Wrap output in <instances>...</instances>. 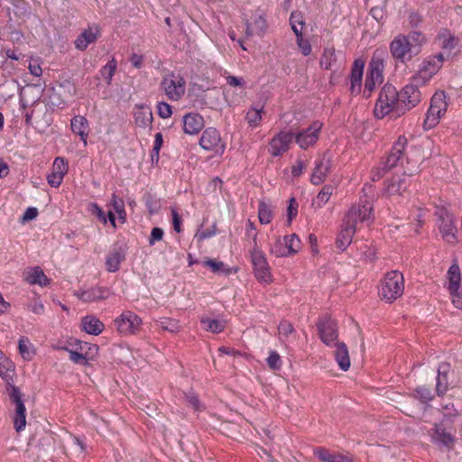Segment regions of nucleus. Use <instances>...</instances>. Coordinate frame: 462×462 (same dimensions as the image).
<instances>
[{"label":"nucleus","instance_id":"obj_62","mask_svg":"<svg viewBox=\"0 0 462 462\" xmlns=\"http://www.w3.org/2000/svg\"><path fill=\"white\" fill-rule=\"evenodd\" d=\"M164 232L160 227H153L149 238V244L153 245L156 242L161 241L163 237Z\"/></svg>","mask_w":462,"mask_h":462},{"label":"nucleus","instance_id":"obj_37","mask_svg":"<svg viewBox=\"0 0 462 462\" xmlns=\"http://www.w3.org/2000/svg\"><path fill=\"white\" fill-rule=\"evenodd\" d=\"M247 85L243 78L233 76V104H241L247 97Z\"/></svg>","mask_w":462,"mask_h":462},{"label":"nucleus","instance_id":"obj_42","mask_svg":"<svg viewBox=\"0 0 462 462\" xmlns=\"http://www.w3.org/2000/svg\"><path fill=\"white\" fill-rule=\"evenodd\" d=\"M18 350L21 356L26 361L32 360L35 356V349L26 337H21L19 338Z\"/></svg>","mask_w":462,"mask_h":462},{"label":"nucleus","instance_id":"obj_16","mask_svg":"<svg viewBox=\"0 0 462 462\" xmlns=\"http://www.w3.org/2000/svg\"><path fill=\"white\" fill-rule=\"evenodd\" d=\"M323 124L319 121L313 122L309 127L293 134V139L300 149L306 150L313 146L319 137Z\"/></svg>","mask_w":462,"mask_h":462},{"label":"nucleus","instance_id":"obj_30","mask_svg":"<svg viewBox=\"0 0 462 462\" xmlns=\"http://www.w3.org/2000/svg\"><path fill=\"white\" fill-rule=\"evenodd\" d=\"M364 68L365 62L362 60H356L353 64L350 75V91L353 95L361 92Z\"/></svg>","mask_w":462,"mask_h":462},{"label":"nucleus","instance_id":"obj_59","mask_svg":"<svg viewBox=\"0 0 462 462\" xmlns=\"http://www.w3.org/2000/svg\"><path fill=\"white\" fill-rule=\"evenodd\" d=\"M298 213V203L294 198H291L289 200V206L287 208L288 224L290 225L291 220L297 216Z\"/></svg>","mask_w":462,"mask_h":462},{"label":"nucleus","instance_id":"obj_36","mask_svg":"<svg viewBox=\"0 0 462 462\" xmlns=\"http://www.w3.org/2000/svg\"><path fill=\"white\" fill-rule=\"evenodd\" d=\"M334 346L336 347L334 356L338 366L341 370L347 371L350 367V357L346 344L337 342Z\"/></svg>","mask_w":462,"mask_h":462},{"label":"nucleus","instance_id":"obj_33","mask_svg":"<svg viewBox=\"0 0 462 462\" xmlns=\"http://www.w3.org/2000/svg\"><path fill=\"white\" fill-rule=\"evenodd\" d=\"M24 274V280L29 284H37L41 287H44L50 283V279L45 275L42 269L38 266L27 269Z\"/></svg>","mask_w":462,"mask_h":462},{"label":"nucleus","instance_id":"obj_53","mask_svg":"<svg viewBox=\"0 0 462 462\" xmlns=\"http://www.w3.org/2000/svg\"><path fill=\"white\" fill-rule=\"evenodd\" d=\"M297 45L304 56H308L311 52V46L308 40L303 39L302 34H296Z\"/></svg>","mask_w":462,"mask_h":462},{"label":"nucleus","instance_id":"obj_44","mask_svg":"<svg viewBox=\"0 0 462 462\" xmlns=\"http://www.w3.org/2000/svg\"><path fill=\"white\" fill-rule=\"evenodd\" d=\"M156 326L162 331H168L171 333H177L180 331L179 321L171 318H161L155 320Z\"/></svg>","mask_w":462,"mask_h":462},{"label":"nucleus","instance_id":"obj_5","mask_svg":"<svg viewBox=\"0 0 462 462\" xmlns=\"http://www.w3.org/2000/svg\"><path fill=\"white\" fill-rule=\"evenodd\" d=\"M161 88L169 99L179 101L185 95L186 80L180 73L171 72L163 76Z\"/></svg>","mask_w":462,"mask_h":462},{"label":"nucleus","instance_id":"obj_64","mask_svg":"<svg viewBox=\"0 0 462 462\" xmlns=\"http://www.w3.org/2000/svg\"><path fill=\"white\" fill-rule=\"evenodd\" d=\"M91 213L96 215L99 220H101L104 224H106L107 218L102 210V208L97 204H91L90 206Z\"/></svg>","mask_w":462,"mask_h":462},{"label":"nucleus","instance_id":"obj_40","mask_svg":"<svg viewBox=\"0 0 462 462\" xmlns=\"http://www.w3.org/2000/svg\"><path fill=\"white\" fill-rule=\"evenodd\" d=\"M125 258V254L123 250H116L111 252L106 260V270L110 273L116 272Z\"/></svg>","mask_w":462,"mask_h":462},{"label":"nucleus","instance_id":"obj_22","mask_svg":"<svg viewBox=\"0 0 462 462\" xmlns=\"http://www.w3.org/2000/svg\"><path fill=\"white\" fill-rule=\"evenodd\" d=\"M354 214L353 211L347 217H344L343 225L337 237V246L341 250H345L351 244L356 232L352 225Z\"/></svg>","mask_w":462,"mask_h":462},{"label":"nucleus","instance_id":"obj_35","mask_svg":"<svg viewBox=\"0 0 462 462\" xmlns=\"http://www.w3.org/2000/svg\"><path fill=\"white\" fill-rule=\"evenodd\" d=\"M203 127V118L198 114H188L183 117V129L186 134H198Z\"/></svg>","mask_w":462,"mask_h":462},{"label":"nucleus","instance_id":"obj_46","mask_svg":"<svg viewBox=\"0 0 462 462\" xmlns=\"http://www.w3.org/2000/svg\"><path fill=\"white\" fill-rule=\"evenodd\" d=\"M258 217L261 224H270L273 219L272 207L265 202H260L258 207Z\"/></svg>","mask_w":462,"mask_h":462},{"label":"nucleus","instance_id":"obj_19","mask_svg":"<svg viewBox=\"0 0 462 462\" xmlns=\"http://www.w3.org/2000/svg\"><path fill=\"white\" fill-rule=\"evenodd\" d=\"M422 83L414 81L412 77L411 82L407 84L401 92L400 97L402 103H404L408 108L416 106L422 99L423 94L420 90L421 87H424Z\"/></svg>","mask_w":462,"mask_h":462},{"label":"nucleus","instance_id":"obj_2","mask_svg":"<svg viewBox=\"0 0 462 462\" xmlns=\"http://www.w3.org/2000/svg\"><path fill=\"white\" fill-rule=\"evenodd\" d=\"M403 274L398 271H392L387 273L379 289L380 298L391 303L400 298L403 294Z\"/></svg>","mask_w":462,"mask_h":462},{"label":"nucleus","instance_id":"obj_38","mask_svg":"<svg viewBox=\"0 0 462 462\" xmlns=\"http://www.w3.org/2000/svg\"><path fill=\"white\" fill-rule=\"evenodd\" d=\"M82 329L88 334L97 336L102 333L104 324L94 316H87L81 321Z\"/></svg>","mask_w":462,"mask_h":462},{"label":"nucleus","instance_id":"obj_60","mask_svg":"<svg viewBox=\"0 0 462 462\" xmlns=\"http://www.w3.org/2000/svg\"><path fill=\"white\" fill-rule=\"evenodd\" d=\"M267 364L270 368L273 370H278L282 366L281 356L276 352H271L270 356L267 358Z\"/></svg>","mask_w":462,"mask_h":462},{"label":"nucleus","instance_id":"obj_41","mask_svg":"<svg viewBox=\"0 0 462 462\" xmlns=\"http://www.w3.org/2000/svg\"><path fill=\"white\" fill-rule=\"evenodd\" d=\"M263 106H252L246 113L245 119L250 127H258L262 122Z\"/></svg>","mask_w":462,"mask_h":462},{"label":"nucleus","instance_id":"obj_1","mask_svg":"<svg viewBox=\"0 0 462 462\" xmlns=\"http://www.w3.org/2000/svg\"><path fill=\"white\" fill-rule=\"evenodd\" d=\"M426 43L427 38L420 32L411 31L407 34L399 33L390 43V53L395 60L406 63L419 55Z\"/></svg>","mask_w":462,"mask_h":462},{"label":"nucleus","instance_id":"obj_61","mask_svg":"<svg viewBox=\"0 0 462 462\" xmlns=\"http://www.w3.org/2000/svg\"><path fill=\"white\" fill-rule=\"evenodd\" d=\"M203 265L209 267L216 273L224 272V263L222 262L208 259L203 262Z\"/></svg>","mask_w":462,"mask_h":462},{"label":"nucleus","instance_id":"obj_43","mask_svg":"<svg viewBox=\"0 0 462 462\" xmlns=\"http://www.w3.org/2000/svg\"><path fill=\"white\" fill-rule=\"evenodd\" d=\"M334 187L332 185H325L312 201V206L318 208H322L333 194Z\"/></svg>","mask_w":462,"mask_h":462},{"label":"nucleus","instance_id":"obj_48","mask_svg":"<svg viewBox=\"0 0 462 462\" xmlns=\"http://www.w3.org/2000/svg\"><path fill=\"white\" fill-rule=\"evenodd\" d=\"M111 206L115 212L118 215V218L124 223L126 219V212L125 210V203L116 194L112 195Z\"/></svg>","mask_w":462,"mask_h":462},{"label":"nucleus","instance_id":"obj_63","mask_svg":"<svg viewBox=\"0 0 462 462\" xmlns=\"http://www.w3.org/2000/svg\"><path fill=\"white\" fill-rule=\"evenodd\" d=\"M278 329L279 333L285 337H288L294 330L292 325L287 321L281 322Z\"/></svg>","mask_w":462,"mask_h":462},{"label":"nucleus","instance_id":"obj_11","mask_svg":"<svg viewBox=\"0 0 462 462\" xmlns=\"http://www.w3.org/2000/svg\"><path fill=\"white\" fill-rule=\"evenodd\" d=\"M443 61L444 57L441 53L425 59L418 72L413 76L414 81L427 85L432 77L440 69Z\"/></svg>","mask_w":462,"mask_h":462},{"label":"nucleus","instance_id":"obj_52","mask_svg":"<svg viewBox=\"0 0 462 462\" xmlns=\"http://www.w3.org/2000/svg\"><path fill=\"white\" fill-rule=\"evenodd\" d=\"M216 235V226L215 225L211 226L208 228L203 229L202 227L199 228L197 233L194 236V239L198 242H201L205 239L210 238Z\"/></svg>","mask_w":462,"mask_h":462},{"label":"nucleus","instance_id":"obj_57","mask_svg":"<svg viewBox=\"0 0 462 462\" xmlns=\"http://www.w3.org/2000/svg\"><path fill=\"white\" fill-rule=\"evenodd\" d=\"M64 349L69 354V359L73 363L79 364V365H86L87 364V358H86V356L83 354L79 353L78 351L69 349L68 347H66Z\"/></svg>","mask_w":462,"mask_h":462},{"label":"nucleus","instance_id":"obj_18","mask_svg":"<svg viewBox=\"0 0 462 462\" xmlns=\"http://www.w3.org/2000/svg\"><path fill=\"white\" fill-rule=\"evenodd\" d=\"M293 140V133L282 131L275 134L269 142V153L273 156H282L288 152Z\"/></svg>","mask_w":462,"mask_h":462},{"label":"nucleus","instance_id":"obj_26","mask_svg":"<svg viewBox=\"0 0 462 462\" xmlns=\"http://www.w3.org/2000/svg\"><path fill=\"white\" fill-rule=\"evenodd\" d=\"M408 178L406 176H394L388 180L385 187V194L387 197L392 198L395 200L407 190L409 184Z\"/></svg>","mask_w":462,"mask_h":462},{"label":"nucleus","instance_id":"obj_9","mask_svg":"<svg viewBox=\"0 0 462 462\" xmlns=\"http://www.w3.org/2000/svg\"><path fill=\"white\" fill-rule=\"evenodd\" d=\"M398 97L399 94L395 87L391 84L384 85L374 107L375 116L383 118L392 112L398 102Z\"/></svg>","mask_w":462,"mask_h":462},{"label":"nucleus","instance_id":"obj_56","mask_svg":"<svg viewBox=\"0 0 462 462\" xmlns=\"http://www.w3.org/2000/svg\"><path fill=\"white\" fill-rule=\"evenodd\" d=\"M157 112L160 117L169 118L172 115L171 106L166 102H159L157 104Z\"/></svg>","mask_w":462,"mask_h":462},{"label":"nucleus","instance_id":"obj_7","mask_svg":"<svg viewBox=\"0 0 462 462\" xmlns=\"http://www.w3.org/2000/svg\"><path fill=\"white\" fill-rule=\"evenodd\" d=\"M243 21L246 27L247 36H262L267 29L264 14L259 9L245 8L243 11Z\"/></svg>","mask_w":462,"mask_h":462},{"label":"nucleus","instance_id":"obj_4","mask_svg":"<svg viewBox=\"0 0 462 462\" xmlns=\"http://www.w3.org/2000/svg\"><path fill=\"white\" fill-rule=\"evenodd\" d=\"M435 216L437 217V226L442 239L447 243H454L457 233L454 215L446 208H438Z\"/></svg>","mask_w":462,"mask_h":462},{"label":"nucleus","instance_id":"obj_6","mask_svg":"<svg viewBox=\"0 0 462 462\" xmlns=\"http://www.w3.org/2000/svg\"><path fill=\"white\" fill-rule=\"evenodd\" d=\"M444 91H437L431 97L430 108L424 119V128L431 129L437 125L441 116L446 113L448 103Z\"/></svg>","mask_w":462,"mask_h":462},{"label":"nucleus","instance_id":"obj_21","mask_svg":"<svg viewBox=\"0 0 462 462\" xmlns=\"http://www.w3.org/2000/svg\"><path fill=\"white\" fill-rule=\"evenodd\" d=\"M331 169V157L328 153L321 155L315 162L310 181L314 185L323 183L330 172Z\"/></svg>","mask_w":462,"mask_h":462},{"label":"nucleus","instance_id":"obj_45","mask_svg":"<svg viewBox=\"0 0 462 462\" xmlns=\"http://www.w3.org/2000/svg\"><path fill=\"white\" fill-rule=\"evenodd\" d=\"M447 370H448L447 365H442L439 367V374H438L437 385H436V392H437L438 395H443L448 389V383H447V378H446Z\"/></svg>","mask_w":462,"mask_h":462},{"label":"nucleus","instance_id":"obj_3","mask_svg":"<svg viewBox=\"0 0 462 462\" xmlns=\"http://www.w3.org/2000/svg\"><path fill=\"white\" fill-rule=\"evenodd\" d=\"M407 145V138L400 136L393 146L390 153L380 162L379 166L371 172L372 180H379L387 171L397 165L402 159L403 151Z\"/></svg>","mask_w":462,"mask_h":462},{"label":"nucleus","instance_id":"obj_54","mask_svg":"<svg viewBox=\"0 0 462 462\" xmlns=\"http://www.w3.org/2000/svg\"><path fill=\"white\" fill-rule=\"evenodd\" d=\"M28 69L30 73L34 77H41L42 74V61L40 59H31Z\"/></svg>","mask_w":462,"mask_h":462},{"label":"nucleus","instance_id":"obj_23","mask_svg":"<svg viewBox=\"0 0 462 462\" xmlns=\"http://www.w3.org/2000/svg\"><path fill=\"white\" fill-rule=\"evenodd\" d=\"M431 441L436 445H441L452 448L456 443L454 434L441 424H435L430 431Z\"/></svg>","mask_w":462,"mask_h":462},{"label":"nucleus","instance_id":"obj_49","mask_svg":"<svg viewBox=\"0 0 462 462\" xmlns=\"http://www.w3.org/2000/svg\"><path fill=\"white\" fill-rule=\"evenodd\" d=\"M116 61L113 58L111 59L100 70V73L106 83L109 85L112 81V79L115 75L116 69Z\"/></svg>","mask_w":462,"mask_h":462},{"label":"nucleus","instance_id":"obj_28","mask_svg":"<svg viewBox=\"0 0 462 462\" xmlns=\"http://www.w3.org/2000/svg\"><path fill=\"white\" fill-rule=\"evenodd\" d=\"M68 171V163L62 158H56L52 164L51 173L48 176V183L54 188L59 187Z\"/></svg>","mask_w":462,"mask_h":462},{"label":"nucleus","instance_id":"obj_39","mask_svg":"<svg viewBox=\"0 0 462 462\" xmlns=\"http://www.w3.org/2000/svg\"><path fill=\"white\" fill-rule=\"evenodd\" d=\"M314 455L323 462H350L347 457L339 453H330L323 448L315 449Z\"/></svg>","mask_w":462,"mask_h":462},{"label":"nucleus","instance_id":"obj_17","mask_svg":"<svg viewBox=\"0 0 462 462\" xmlns=\"http://www.w3.org/2000/svg\"><path fill=\"white\" fill-rule=\"evenodd\" d=\"M251 258L257 280L263 283H270L272 282V274L263 253L258 248H254L251 253Z\"/></svg>","mask_w":462,"mask_h":462},{"label":"nucleus","instance_id":"obj_29","mask_svg":"<svg viewBox=\"0 0 462 462\" xmlns=\"http://www.w3.org/2000/svg\"><path fill=\"white\" fill-rule=\"evenodd\" d=\"M318 328L321 340L327 346H335V343L337 342V331L335 322L326 319L319 322Z\"/></svg>","mask_w":462,"mask_h":462},{"label":"nucleus","instance_id":"obj_14","mask_svg":"<svg viewBox=\"0 0 462 462\" xmlns=\"http://www.w3.org/2000/svg\"><path fill=\"white\" fill-rule=\"evenodd\" d=\"M301 247V243L297 235L291 234L282 238H277L271 248V252L277 257H284L297 254Z\"/></svg>","mask_w":462,"mask_h":462},{"label":"nucleus","instance_id":"obj_51","mask_svg":"<svg viewBox=\"0 0 462 462\" xmlns=\"http://www.w3.org/2000/svg\"><path fill=\"white\" fill-rule=\"evenodd\" d=\"M441 40V47L447 50H453L457 47L458 43V39L449 32L443 33L440 36Z\"/></svg>","mask_w":462,"mask_h":462},{"label":"nucleus","instance_id":"obj_58","mask_svg":"<svg viewBox=\"0 0 462 462\" xmlns=\"http://www.w3.org/2000/svg\"><path fill=\"white\" fill-rule=\"evenodd\" d=\"M162 143H163V138H162V133H157L155 134L154 143H153V147H152V155H151L152 160L155 157L156 160L158 161V159H159V152H160V150L162 148Z\"/></svg>","mask_w":462,"mask_h":462},{"label":"nucleus","instance_id":"obj_47","mask_svg":"<svg viewBox=\"0 0 462 462\" xmlns=\"http://www.w3.org/2000/svg\"><path fill=\"white\" fill-rule=\"evenodd\" d=\"M201 324L203 326V328L213 332V333H219L221 332L225 328V323L209 318H203L201 319Z\"/></svg>","mask_w":462,"mask_h":462},{"label":"nucleus","instance_id":"obj_10","mask_svg":"<svg viewBox=\"0 0 462 462\" xmlns=\"http://www.w3.org/2000/svg\"><path fill=\"white\" fill-rule=\"evenodd\" d=\"M384 60L381 55L374 54L369 63L365 83L364 94L369 97L374 88L383 81Z\"/></svg>","mask_w":462,"mask_h":462},{"label":"nucleus","instance_id":"obj_13","mask_svg":"<svg viewBox=\"0 0 462 462\" xmlns=\"http://www.w3.org/2000/svg\"><path fill=\"white\" fill-rule=\"evenodd\" d=\"M11 401L15 404L14 413L13 415L14 428L17 432H21L26 426V408L23 400V394L18 387H11L8 393Z\"/></svg>","mask_w":462,"mask_h":462},{"label":"nucleus","instance_id":"obj_34","mask_svg":"<svg viewBox=\"0 0 462 462\" xmlns=\"http://www.w3.org/2000/svg\"><path fill=\"white\" fill-rule=\"evenodd\" d=\"M319 66L321 69L328 70H336L340 67L334 48L327 47L324 49L319 60Z\"/></svg>","mask_w":462,"mask_h":462},{"label":"nucleus","instance_id":"obj_15","mask_svg":"<svg viewBox=\"0 0 462 462\" xmlns=\"http://www.w3.org/2000/svg\"><path fill=\"white\" fill-rule=\"evenodd\" d=\"M354 211L353 227L356 231L359 230L363 226H369L374 221L373 206L369 201L352 206L345 217H347Z\"/></svg>","mask_w":462,"mask_h":462},{"label":"nucleus","instance_id":"obj_24","mask_svg":"<svg viewBox=\"0 0 462 462\" xmlns=\"http://www.w3.org/2000/svg\"><path fill=\"white\" fill-rule=\"evenodd\" d=\"M111 291L106 287H93L87 290H79L74 295L83 302H94L107 299L111 295Z\"/></svg>","mask_w":462,"mask_h":462},{"label":"nucleus","instance_id":"obj_27","mask_svg":"<svg viewBox=\"0 0 462 462\" xmlns=\"http://www.w3.org/2000/svg\"><path fill=\"white\" fill-rule=\"evenodd\" d=\"M14 369V364L0 350V377L6 383L7 393L11 392V387H16L13 379Z\"/></svg>","mask_w":462,"mask_h":462},{"label":"nucleus","instance_id":"obj_25","mask_svg":"<svg viewBox=\"0 0 462 462\" xmlns=\"http://www.w3.org/2000/svg\"><path fill=\"white\" fill-rule=\"evenodd\" d=\"M101 33L97 24H91L84 29L75 40V47L79 51H85L89 44L95 42Z\"/></svg>","mask_w":462,"mask_h":462},{"label":"nucleus","instance_id":"obj_12","mask_svg":"<svg viewBox=\"0 0 462 462\" xmlns=\"http://www.w3.org/2000/svg\"><path fill=\"white\" fill-rule=\"evenodd\" d=\"M447 278L448 281V290L452 304L457 309H462V294L459 291L461 283L460 268L455 262L448 270Z\"/></svg>","mask_w":462,"mask_h":462},{"label":"nucleus","instance_id":"obj_32","mask_svg":"<svg viewBox=\"0 0 462 462\" xmlns=\"http://www.w3.org/2000/svg\"><path fill=\"white\" fill-rule=\"evenodd\" d=\"M134 117L135 124L139 127H149L152 122V109L146 105H135L134 108Z\"/></svg>","mask_w":462,"mask_h":462},{"label":"nucleus","instance_id":"obj_31","mask_svg":"<svg viewBox=\"0 0 462 462\" xmlns=\"http://www.w3.org/2000/svg\"><path fill=\"white\" fill-rule=\"evenodd\" d=\"M71 131L79 135L84 146L88 144L89 125L88 119L83 116H75L70 121Z\"/></svg>","mask_w":462,"mask_h":462},{"label":"nucleus","instance_id":"obj_55","mask_svg":"<svg viewBox=\"0 0 462 462\" xmlns=\"http://www.w3.org/2000/svg\"><path fill=\"white\" fill-rule=\"evenodd\" d=\"M416 398L420 399L422 402H427L432 400L433 394L429 388L420 386L416 389Z\"/></svg>","mask_w":462,"mask_h":462},{"label":"nucleus","instance_id":"obj_50","mask_svg":"<svg viewBox=\"0 0 462 462\" xmlns=\"http://www.w3.org/2000/svg\"><path fill=\"white\" fill-rule=\"evenodd\" d=\"M290 23L295 34H300L304 26L303 16L300 13L293 12L291 14Z\"/></svg>","mask_w":462,"mask_h":462},{"label":"nucleus","instance_id":"obj_20","mask_svg":"<svg viewBox=\"0 0 462 462\" xmlns=\"http://www.w3.org/2000/svg\"><path fill=\"white\" fill-rule=\"evenodd\" d=\"M199 144L204 150L213 151L216 153H222L225 149L218 131L212 127L207 128L203 132Z\"/></svg>","mask_w":462,"mask_h":462},{"label":"nucleus","instance_id":"obj_8","mask_svg":"<svg viewBox=\"0 0 462 462\" xmlns=\"http://www.w3.org/2000/svg\"><path fill=\"white\" fill-rule=\"evenodd\" d=\"M115 327L121 336H133L139 333L142 328L143 320L131 310H124L114 320Z\"/></svg>","mask_w":462,"mask_h":462}]
</instances>
